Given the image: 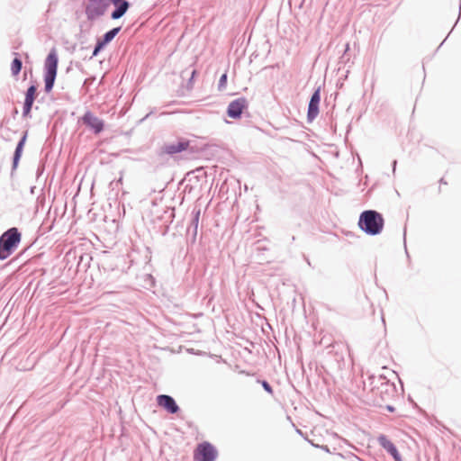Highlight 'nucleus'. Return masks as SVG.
<instances>
[{"label": "nucleus", "mask_w": 461, "mask_h": 461, "mask_svg": "<svg viewBox=\"0 0 461 461\" xmlns=\"http://www.w3.org/2000/svg\"><path fill=\"white\" fill-rule=\"evenodd\" d=\"M357 225L366 235L376 236L383 231L384 219L382 213L375 210H365L359 215Z\"/></svg>", "instance_id": "1"}, {"label": "nucleus", "mask_w": 461, "mask_h": 461, "mask_svg": "<svg viewBox=\"0 0 461 461\" xmlns=\"http://www.w3.org/2000/svg\"><path fill=\"white\" fill-rule=\"evenodd\" d=\"M377 385L371 396L374 405L382 406L384 402L393 399L396 393V386L390 382L384 375H378L375 379Z\"/></svg>", "instance_id": "2"}, {"label": "nucleus", "mask_w": 461, "mask_h": 461, "mask_svg": "<svg viewBox=\"0 0 461 461\" xmlns=\"http://www.w3.org/2000/svg\"><path fill=\"white\" fill-rule=\"evenodd\" d=\"M22 234L16 227H12L0 236V260L9 258L21 243Z\"/></svg>", "instance_id": "3"}, {"label": "nucleus", "mask_w": 461, "mask_h": 461, "mask_svg": "<svg viewBox=\"0 0 461 461\" xmlns=\"http://www.w3.org/2000/svg\"><path fill=\"white\" fill-rule=\"evenodd\" d=\"M59 57L55 48L49 52L44 62V91L49 94L52 91L58 73Z\"/></svg>", "instance_id": "4"}, {"label": "nucleus", "mask_w": 461, "mask_h": 461, "mask_svg": "<svg viewBox=\"0 0 461 461\" xmlns=\"http://www.w3.org/2000/svg\"><path fill=\"white\" fill-rule=\"evenodd\" d=\"M108 0H88L85 14L88 21H95L103 16L109 7Z\"/></svg>", "instance_id": "5"}, {"label": "nucleus", "mask_w": 461, "mask_h": 461, "mask_svg": "<svg viewBox=\"0 0 461 461\" xmlns=\"http://www.w3.org/2000/svg\"><path fill=\"white\" fill-rule=\"evenodd\" d=\"M217 456L218 451L216 447L208 441L198 444L194 452V459L196 461H215Z\"/></svg>", "instance_id": "6"}, {"label": "nucleus", "mask_w": 461, "mask_h": 461, "mask_svg": "<svg viewBox=\"0 0 461 461\" xmlns=\"http://www.w3.org/2000/svg\"><path fill=\"white\" fill-rule=\"evenodd\" d=\"M193 150V148L190 147V141L186 140H179L177 142L173 143H165L158 151V155H169L174 156L177 153H180L182 151L187 150V149Z\"/></svg>", "instance_id": "7"}, {"label": "nucleus", "mask_w": 461, "mask_h": 461, "mask_svg": "<svg viewBox=\"0 0 461 461\" xmlns=\"http://www.w3.org/2000/svg\"><path fill=\"white\" fill-rule=\"evenodd\" d=\"M121 30V26L114 27L106 32L101 38H98L90 59L96 57L116 37Z\"/></svg>", "instance_id": "8"}, {"label": "nucleus", "mask_w": 461, "mask_h": 461, "mask_svg": "<svg viewBox=\"0 0 461 461\" xmlns=\"http://www.w3.org/2000/svg\"><path fill=\"white\" fill-rule=\"evenodd\" d=\"M249 106V102L245 97H239L232 100L228 107L226 113L227 115L234 120L240 119L243 113V111L247 109Z\"/></svg>", "instance_id": "9"}, {"label": "nucleus", "mask_w": 461, "mask_h": 461, "mask_svg": "<svg viewBox=\"0 0 461 461\" xmlns=\"http://www.w3.org/2000/svg\"><path fill=\"white\" fill-rule=\"evenodd\" d=\"M81 122L87 126L95 134L101 133L104 129V122L95 116L91 111H86L80 118Z\"/></svg>", "instance_id": "10"}, {"label": "nucleus", "mask_w": 461, "mask_h": 461, "mask_svg": "<svg viewBox=\"0 0 461 461\" xmlns=\"http://www.w3.org/2000/svg\"><path fill=\"white\" fill-rule=\"evenodd\" d=\"M320 102H321V86H318L311 95L308 109H307V122H313L320 112Z\"/></svg>", "instance_id": "11"}, {"label": "nucleus", "mask_w": 461, "mask_h": 461, "mask_svg": "<svg viewBox=\"0 0 461 461\" xmlns=\"http://www.w3.org/2000/svg\"><path fill=\"white\" fill-rule=\"evenodd\" d=\"M156 400L157 404L169 414H176L180 411L178 404L171 395L159 394Z\"/></svg>", "instance_id": "12"}, {"label": "nucleus", "mask_w": 461, "mask_h": 461, "mask_svg": "<svg viewBox=\"0 0 461 461\" xmlns=\"http://www.w3.org/2000/svg\"><path fill=\"white\" fill-rule=\"evenodd\" d=\"M379 445L394 459V461H402V456L396 446L384 434L377 437Z\"/></svg>", "instance_id": "13"}, {"label": "nucleus", "mask_w": 461, "mask_h": 461, "mask_svg": "<svg viewBox=\"0 0 461 461\" xmlns=\"http://www.w3.org/2000/svg\"><path fill=\"white\" fill-rule=\"evenodd\" d=\"M200 214L201 209L196 207L194 208V210L192 211V220L187 228L188 241L191 244H194L196 241Z\"/></svg>", "instance_id": "14"}, {"label": "nucleus", "mask_w": 461, "mask_h": 461, "mask_svg": "<svg viewBox=\"0 0 461 461\" xmlns=\"http://www.w3.org/2000/svg\"><path fill=\"white\" fill-rule=\"evenodd\" d=\"M114 5L113 11L111 13V19L118 20L122 18L129 10L130 2H123L120 4H113Z\"/></svg>", "instance_id": "15"}, {"label": "nucleus", "mask_w": 461, "mask_h": 461, "mask_svg": "<svg viewBox=\"0 0 461 461\" xmlns=\"http://www.w3.org/2000/svg\"><path fill=\"white\" fill-rule=\"evenodd\" d=\"M325 348H326L328 355H331V354L335 355L336 362H339V361L343 360V354L339 353V350L342 349V348H343V346L341 344L337 343V342H331V343H329L327 346H325Z\"/></svg>", "instance_id": "16"}, {"label": "nucleus", "mask_w": 461, "mask_h": 461, "mask_svg": "<svg viewBox=\"0 0 461 461\" xmlns=\"http://www.w3.org/2000/svg\"><path fill=\"white\" fill-rule=\"evenodd\" d=\"M375 379H377L376 375H368L366 379L363 380V390L368 391L371 395L373 394L377 384Z\"/></svg>", "instance_id": "17"}, {"label": "nucleus", "mask_w": 461, "mask_h": 461, "mask_svg": "<svg viewBox=\"0 0 461 461\" xmlns=\"http://www.w3.org/2000/svg\"><path fill=\"white\" fill-rule=\"evenodd\" d=\"M14 58L11 64V71L13 76H18L23 68V61L19 54L14 52Z\"/></svg>", "instance_id": "18"}, {"label": "nucleus", "mask_w": 461, "mask_h": 461, "mask_svg": "<svg viewBox=\"0 0 461 461\" xmlns=\"http://www.w3.org/2000/svg\"><path fill=\"white\" fill-rule=\"evenodd\" d=\"M23 149L15 148L13 159H12V168H11V177H13L15 174V171L19 166V162L21 160Z\"/></svg>", "instance_id": "19"}, {"label": "nucleus", "mask_w": 461, "mask_h": 461, "mask_svg": "<svg viewBox=\"0 0 461 461\" xmlns=\"http://www.w3.org/2000/svg\"><path fill=\"white\" fill-rule=\"evenodd\" d=\"M35 99L25 96L23 107V117H31V112Z\"/></svg>", "instance_id": "20"}, {"label": "nucleus", "mask_w": 461, "mask_h": 461, "mask_svg": "<svg viewBox=\"0 0 461 461\" xmlns=\"http://www.w3.org/2000/svg\"><path fill=\"white\" fill-rule=\"evenodd\" d=\"M25 96H29L30 98L36 99L37 97V85L35 82H32L25 92Z\"/></svg>", "instance_id": "21"}, {"label": "nucleus", "mask_w": 461, "mask_h": 461, "mask_svg": "<svg viewBox=\"0 0 461 461\" xmlns=\"http://www.w3.org/2000/svg\"><path fill=\"white\" fill-rule=\"evenodd\" d=\"M257 383L260 384L262 385L263 389L267 393H269L271 395L274 393V390H273L272 385L267 380L257 378Z\"/></svg>", "instance_id": "22"}, {"label": "nucleus", "mask_w": 461, "mask_h": 461, "mask_svg": "<svg viewBox=\"0 0 461 461\" xmlns=\"http://www.w3.org/2000/svg\"><path fill=\"white\" fill-rule=\"evenodd\" d=\"M27 137H28V131H25L23 132V135L20 138V140H18L15 148L23 149L26 140H27Z\"/></svg>", "instance_id": "23"}, {"label": "nucleus", "mask_w": 461, "mask_h": 461, "mask_svg": "<svg viewBox=\"0 0 461 461\" xmlns=\"http://www.w3.org/2000/svg\"><path fill=\"white\" fill-rule=\"evenodd\" d=\"M27 137H28V131H25L23 132V135L20 138V140H18L15 148L23 149L26 140H27Z\"/></svg>", "instance_id": "24"}, {"label": "nucleus", "mask_w": 461, "mask_h": 461, "mask_svg": "<svg viewBox=\"0 0 461 461\" xmlns=\"http://www.w3.org/2000/svg\"><path fill=\"white\" fill-rule=\"evenodd\" d=\"M348 50H349V43H346L344 52H343L342 56L339 58V63H341V64L348 63V61L349 60V57L348 55Z\"/></svg>", "instance_id": "25"}, {"label": "nucleus", "mask_w": 461, "mask_h": 461, "mask_svg": "<svg viewBox=\"0 0 461 461\" xmlns=\"http://www.w3.org/2000/svg\"><path fill=\"white\" fill-rule=\"evenodd\" d=\"M227 79H228V76H227V73H223L220 79H219V83H218V89L220 91L225 89L226 87V85H227Z\"/></svg>", "instance_id": "26"}, {"label": "nucleus", "mask_w": 461, "mask_h": 461, "mask_svg": "<svg viewBox=\"0 0 461 461\" xmlns=\"http://www.w3.org/2000/svg\"><path fill=\"white\" fill-rule=\"evenodd\" d=\"M165 213L167 215V218L170 220V222L173 221V218L175 217V209L169 208L167 209Z\"/></svg>", "instance_id": "27"}, {"label": "nucleus", "mask_w": 461, "mask_h": 461, "mask_svg": "<svg viewBox=\"0 0 461 461\" xmlns=\"http://www.w3.org/2000/svg\"><path fill=\"white\" fill-rule=\"evenodd\" d=\"M195 74H196V70H194H194L192 71V73H191V77H190V78H189V80H188V83H187V86H192V85H193V80H194V77Z\"/></svg>", "instance_id": "28"}, {"label": "nucleus", "mask_w": 461, "mask_h": 461, "mask_svg": "<svg viewBox=\"0 0 461 461\" xmlns=\"http://www.w3.org/2000/svg\"><path fill=\"white\" fill-rule=\"evenodd\" d=\"M123 2H129L128 0H108L109 5L110 4H120Z\"/></svg>", "instance_id": "29"}, {"label": "nucleus", "mask_w": 461, "mask_h": 461, "mask_svg": "<svg viewBox=\"0 0 461 461\" xmlns=\"http://www.w3.org/2000/svg\"><path fill=\"white\" fill-rule=\"evenodd\" d=\"M405 236H406V230H404V234H403V239H404V247H406ZM405 252H406L407 258L410 259V255H409V252H408V250H407V248H405Z\"/></svg>", "instance_id": "30"}, {"label": "nucleus", "mask_w": 461, "mask_h": 461, "mask_svg": "<svg viewBox=\"0 0 461 461\" xmlns=\"http://www.w3.org/2000/svg\"><path fill=\"white\" fill-rule=\"evenodd\" d=\"M385 408L390 412H393L395 411V408L393 405L387 404Z\"/></svg>", "instance_id": "31"}, {"label": "nucleus", "mask_w": 461, "mask_h": 461, "mask_svg": "<svg viewBox=\"0 0 461 461\" xmlns=\"http://www.w3.org/2000/svg\"><path fill=\"white\" fill-rule=\"evenodd\" d=\"M86 258V259H91V257H89L88 255H86V256H83V255H82V256L80 257V262H82V261L84 260V258Z\"/></svg>", "instance_id": "32"}, {"label": "nucleus", "mask_w": 461, "mask_h": 461, "mask_svg": "<svg viewBox=\"0 0 461 461\" xmlns=\"http://www.w3.org/2000/svg\"><path fill=\"white\" fill-rule=\"evenodd\" d=\"M325 340H326V338H325V337H323V338L321 339L320 344H321V345H325V344H327V342H328V341H325Z\"/></svg>", "instance_id": "33"}, {"label": "nucleus", "mask_w": 461, "mask_h": 461, "mask_svg": "<svg viewBox=\"0 0 461 461\" xmlns=\"http://www.w3.org/2000/svg\"><path fill=\"white\" fill-rule=\"evenodd\" d=\"M396 163H397V161L393 160V172L395 171Z\"/></svg>", "instance_id": "34"}, {"label": "nucleus", "mask_w": 461, "mask_h": 461, "mask_svg": "<svg viewBox=\"0 0 461 461\" xmlns=\"http://www.w3.org/2000/svg\"><path fill=\"white\" fill-rule=\"evenodd\" d=\"M460 15H461V1H460V5H459V14H458V19L460 18Z\"/></svg>", "instance_id": "35"}, {"label": "nucleus", "mask_w": 461, "mask_h": 461, "mask_svg": "<svg viewBox=\"0 0 461 461\" xmlns=\"http://www.w3.org/2000/svg\"><path fill=\"white\" fill-rule=\"evenodd\" d=\"M440 184H447V182H445L444 178H441L440 181H439Z\"/></svg>", "instance_id": "36"}, {"label": "nucleus", "mask_w": 461, "mask_h": 461, "mask_svg": "<svg viewBox=\"0 0 461 461\" xmlns=\"http://www.w3.org/2000/svg\"><path fill=\"white\" fill-rule=\"evenodd\" d=\"M296 432H297L298 434H300V435H303L302 430H301V429H296Z\"/></svg>", "instance_id": "37"}, {"label": "nucleus", "mask_w": 461, "mask_h": 461, "mask_svg": "<svg viewBox=\"0 0 461 461\" xmlns=\"http://www.w3.org/2000/svg\"><path fill=\"white\" fill-rule=\"evenodd\" d=\"M241 374H246L247 375H249L250 374L249 373H247L245 371H241Z\"/></svg>", "instance_id": "38"}, {"label": "nucleus", "mask_w": 461, "mask_h": 461, "mask_svg": "<svg viewBox=\"0 0 461 461\" xmlns=\"http://www.w3.org/2000/svg\"><path fill=\"white\" fill-rule=\"evenodd\" d=\"M37 173H38V176L41 173V170L40 169V167L38 168Z\"/></svg>", "instance_id": "39"}, {"label": "nucleus", "mask_w": 461, "mask_h": 461, "mask_svg": "<svg viewBox=\"0 0 461 461\" xmlns=\"http://www.w3.org/2000/svg\"><path fill=\"white\" fill-rule=\"evenodd\" d=\"M34 186L31 188V192L33 193V190H34Z\"/></svg>", "instance_id": "40"}]
</instances>
